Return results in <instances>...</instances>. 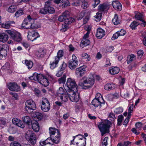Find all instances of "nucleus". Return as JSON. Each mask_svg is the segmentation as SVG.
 <instances>
[{"label":"nucleus","mask_w":146,"mask_h":146,"mask_svg":"<svg viewBox=\"0 0 146 146\" xmlns=\"http://www.w3.org/2000/svg\"><path fill=\"white\" fill-rule=\"evenodd\" d=\"M66 85L69 88L68 92L74 90H75V92L78 91V87L74 80L70 78H68L66 82Z\"/></svg>","instance_id":"0eeeda50"},{"label":"nucleus","mask_w":146,"mask_h":146,"mask_svg":"<svg viewBox=\"0 0 146 146\" xmlns=\"http://www.w3.org/2000/svg\"><path fill=\"white\" fill-rule=\"evenodd\" d=\"M81 42L84 46L88 45L90 43V40L88 39H83Z\"/></svg>","instance_id":"49530a36"},{"label":"nucleus","mask_w":146,"mask_h":146,"mask_svg":"<svg viewBox=\"0 0 146 146\" xmlns=\"http://www.w3.org/2000/svg\"><path fill=\"white\" fill-rule=\"evenodd\" d=\"M40 27V25L38 23H31V28L32 29H36Z\"/></svg>","instance_id":"a18cd8bd"},{"label":"nucleus","mask_w":146,"mask_h":146,"mask_svg":"<svg viewBox=\"0 0 146 146\" xmlns=\"http://www.w3.org/2000/svg\"><path fill=\"white\" fill-rule=\"evenodd\" d=\"M68 94L66 93H65L63 95H61L59 96L62 102H65L67 101L68 100Z\"/></svg>","instance_id":"58836bf2"},{"label":"nucleus","mask_w":146,"mask_h":146,"mask_svg":"<svg viewBox=\"0 0 146 146\" xmlns=\"http://www.w3.org/2000/svg\"><path fill=\"white\" fill-rule=\"evenodd\" d=\"M81 57L82 59H86L87 61H89L90 60V55L86 53H82L81 54Z\"/></svg>","instance_id":"79ce46f5"},{"label":"nucleus","mask_w":146,"mask_h":146,"mask_svg":"<svg viewBox=\"0 0 146 146\" xmlns=\"http://www.w3.org/2000/svg\"><path fill=\"white\" fill-rule=\"evenodd\" d=\"M85 0H72V1L74 2V3H72L73 5H75L77 6L80 2L84 1Z\"/></svg>","instance_id":"13d9d810"},{"label":"nucleus","mask_w":146,"mask_h":146,"mask_svg":"<svg viewBox=\"0 0 146 146\" xmlns=\"http://www.w3.org/2000/svg\"><path fill=\"white\" fill-rule=\"evenodd\" d=\"M123 116L122 115H119L118 116L117 123L118 125H121L123 120Z\"/></svg>","instance_id":"4d7b16f0"},{"label":"nucleus","mask_w":146,"mask_h":146,"mask_svg":"<svg viewBox=\"0 0 146 146\" xmlns=\"http://www.w3.org/2000/svg\"><path fill=\"white\" fill-rule=\"evenodd\" d=\"M136 58V56L133 54H131L127 56V64H129L135 60Z\"/></svg>","instance_id":"c756f323"},{"label":"nucleus","mask_w":146,"mask_h":146,"mask_svg":"<svg viewBox=\"0 0 146 146\" xmlns=\"http://www.w3.org/2000/svg\"><path fill=\"white\" fill-rule=\"evenodd\" d=\"M61 2L62 8L69 6V1L68 0H61Z\"/></svg>","instance_id":"a19ab883"},{"label":"nucleus","mask_w":146,"mask_h":146,"mask_svg":"<svg viewBox=\"0 0 146 146\" xmlns=\"http://www.w3.org/2000/svg\"><path fill=\"white\" fill-rule=\"evenodd\" d=\"M8 38V36L7 35L3 33H0V41L4 42L6 41Z\"/></svg>","instance_id":"2f4dec72"},{"label":"nucleus","mask_w":146,"mask_h":146,"mask_svg":"<svg viewBox=\"0 0 146 146\" xmlns=\"http://www.w3.org/2000/svg\"><path fill=\"white\" fill-rule=\"evenodd\" d=\"M101 98L100 97H98L93 99L92 102V104L94 107H97L98 106L101 107L102 104H104V103H102L100 100L101 99Z\"/></svg>","instance_id":"a211bd4d"},{"label":"nucleus","mask_w":146,"mask_h":146,"mask_svg":"<svg viewBox=\"0 0 146 146\" xmlns=\"http://www.w3.org/2000/svg\"><path fill=\"white\" fill-rule=\"evenodd\" d=\"M35 54L38 58H42L45 54V52L43 49L40 48L38 50L36 51Z\"/></svg>","instance_id":"393cba45"},{"label":"nucleus","mask_w":146,"mask_h":146,"mask_svg":"<svg viewBox=\"0 0 146 146\" xmlns=\"http://www.w3.org/2000/svg\"><path fill=\"white\" fill-rule=\"evenodd\" d=\"M105 32L104 30L101 28L98 29L96 36L98 38H102L105 35Z\"/></svg>","instance_id":"5701e85b"},{"label":"nucleus","mask_w":146,"mask_h":146,"mask_svg":"<svg viewBox=\"0 0 146 146\" xmlns=\"http://www.w3.org/2000/svg\"><path fill=\"white\" fill-rule=\"evenodd\" d=\"M73 139L71 141L72 144H74V142L76 143L77 145H78L79 143L80 145H82V146H85L86 145V138L83 135H78L73 137Z\"/></svg>","instance_id":"7ed1b4c3"},{"label":"nucleus","mask_w":146,"mask_h":146,"mask_svg":"<svg viewBox=\"0 0 146 146\" xmlns=\"http://www.w3.org/2000/svg\"><path fill=\"white\" fill-rule=\"evenodd\" d=\"M142 15L141 13L137 14L135 16V19L137 20L141 21L142 19Z\"/></svg>","instance_id":"680f3d73"},{"label":"nucleus","mask_w":146,"mask_h":146,"mask_svg":"<svg viewBox=\"0 0 146 146\" xmlns=\"http://www.w3.org/2000/svg\"><path fill=\"white\" fill-rule=\"evenodd\" d=\"M86 66L83 65L78 68L76 71V76L77 78H81L84 75L86 72Z\"/></svg>","instance_id":"f8f14e48"},{"label":"nucleus","mask_w":146,"mask_h":146,"mask_svg":"<svg viewBox=\"0 0 146 146\" xmlns=\"http://www.w3.org/2000/svg\"><path fill=\"white\" fill-rule=\"evenodd\" d=\"M82 2L81 7L84 9L87 8L89 5L88 3L87 2H84V1H82Z\"/></svg>","instance_id":"bf43d9fd"},{"label":"nucleus","mask_w":146,"mask_h":146,"mask_svg":"<svg viewBox=\"0 0 146 146\" xmlns=\"http://www.w3.org/2000/svg\"><path fill=\"white\" fill-rule=\"evenodd\" d=\"M17 7L15 5H12L9 7L7 9V11L10 13H13L16 10Z\"/></svg>","instance_id":"4c0bfd02"},{"label":"nucleus","mask_w":146,"mask_h":146,"mask_svg":"<svg viewBox=\"0 0 146 146\" xmlns=\"http://www.w3.org/2000/svg\"><path fill=\"white\" fill-rule=\"evenodd\" d=\"M7 87L11 91L17 92L18 86L17 83L14 82L9 83L7 85Z\"/></svg>","instance_id":"dca6fc26"},{"label":"nucleus","mask_w":146,"mask_h":146,"mask_svg":"<svg viewBox=\"0 0 146 146\" xmlns=\"http://www.w3.org/2000/svg\"><path fill=\"white\" fill-rule=\"evenodd\" d=\"M59 59L57 57L54 58V60L52 61H50V68L52 69H53L58 66V63Z\"/></svg>","instance_id":"6ab92c4d"},{"label":"nucleus","mask_w":146,"mask_h":146,"mask_svg":"<svg viewBox=\"0 0 146 146\" xmlns=\"http://www.w3.org/2000/svg\"><path fill=\"white\" fill-rule=\"evenodd\" d=\"M102 15L101 13H100L99 12L97 13L96 15L94 17L95 18L97 19L96 21H100L101 19Z\"/></svg>","instance_id":"864d4df0"},{"label":"nucleus","mask_w":146,"mask_h":146,"mask_svg":"<svg viewBox=\"0 0 146 146\" xmlns=\"http://www.w3.org/2000/svg\"><path fill=\"white\" fill-rule=\"evenodd\" d=\"M112 5L114 8L120 11L121 9V4L117 1L115 0L113 1Z\"/></svg>","instance_id":"4be33fe9"},{"label":"nucleus","mask_w":146,"mask_h":146,"mask_svg":"<svg viewBox=\"0 0 146 146\" xmlns=\"http://www.w3.org/2000/svg\"><path fill=\"white\" fill-rule=\"evenodd\" d=\"M110 6L108 4L106 3L101 4L98 7L99 11L104 13H107L110 9Z\"/></svg>","instance_id":"2eb2a0df"},{"label":"nucleus","mask_w":146,"mask_h":146,"mask_svg":"<svg viewBox=\"0 0 146 146\" xmlns=\"http://www.w3.org/2000/svg\"><path fill=\"white\" fill-rule=\"evenodd\" d=\"M49 130L50 134V137H51L52 135H54L56 133H57V135H59L60 134V132L58 130L55 128L50 127L49 129Z\"/></svg>","instance_id":"7c9ffc66"},{"label":"nucleus","mask_w":146,"mask_h":146,"mask_svg":"<svg viewBox=\"0 0 146 146\" xmlns=\"http://www.w3.org/2000/svg\"><path fill=\"white\" fill-rule=\"evenodd\" d=\"M33 130L36 132H38L39 130V126L37 122L35 120H33L31 125Z\"/></svg>","instance_id":"412c9836"},{"label":"nucleus","mask_w":146,"mask_h":146,"mask_svg":"<svg viewBox=\"0 0 146 146\" xmlns=\"http://www.w3.org/2000/svg\"><path fill=\"white\" fill-rule=\"evenodd\" d=\"M7 32L10 35L15 41H18V33L9 30H6Z\"/></svg>","instance_id":"b1692460"},{"label":"nucleus","mask_w":146,"mask_h":146,"mask_svg":"<svg viewBox=\"0 0 146 146\" xmlns=\"http://www.w3.org/2000/svg\"><path fill=\"white\" fill-rule=\"evenodd\" d=\"M117 32L118 33L119 36H123L126 33L125 31L123 29H121L120 31H118Z\"/></svg>","instance_id":"69168bd1"},{"label":"nucleus","mask_w":146,"mask_h":146,"mask_svg":"<svg viewBox=\"0 0 146 146\" xmlns=\"http://www.w3.org/2000/svg\"><path fill=\"white\" fill-rule=\"evenodd\" d=\"M28 34L27 38L28 40L32 41L40 37L39 34L35 31H28Z\"/></svg>","instance_id":"ddd939ff"},{"label":"nucleus","mask_w":146,"mask_h":146,"mask_svg":"<svg viewBox=\"0 0 146 146\" xmlns=\"http://www.w3.org/2000/svg\"><path fill=\"white\" fill-rule=\"evenodd\" d=\"M44 76L42 74H38L36 72H35L33 74V76L29 77V78L31 80H33L35 81H37L40 83V81L42 80Z\"/></svg>","instance_id":"4468645a"},{"label":"nucleus","mask_w":146,"mask_h":146,"mask_svg":"<svg viewBox=\"0 0 146 146\" xmlns=\"http://www.w3.org/2000/svg\"><path fill=\"white\" fill-rule=\"evenodd\" d=\"M63 54L64 52L63 51L61 50H60L58 52L57 56H55L54 58H56V57H57L58 58L59 61L60 58L63 56Z\"/></svg>","instance_id":"8fccbe9b"},{"label":"nucleus","mask_w":146,"mask_h":146,"mask_svg":"<svg viewBox=\"0 0 146 146\" xmlns=\"http://www.w3.org/2000/svg\"><path fill=\"white\" fill-rule=\"evenodd\" d=\"M7 52L6 50L0 46V53L2 56H5L7 55Z\"/></svg>","instance_id":"de8ad7c7"},{"label":"nucleus","mask_w":146,"mask_h":146,"mask_svg":"<svg viewBox=\"0 0 146 146\" xmlns=\"http://www.w3.org/2000/svg\"><path fill=\"white\" fill-rule=\"evenodd\" d=\"M75 90L72 91H68L67 92L70 100L72 102H77L80 99L79 95L77 93V92H75Z\"/></svg>","instance_id":"1a4fd4ad"},{"label":"nucleus","mask_w":146,"mask_h":146,"mask_svg":"<svg viewBox=\"0 0 146 146\" xmlns=\"http://www.w3.org/2000/svg\"><path fill=\"white\" fill-rule=\"evenodd\" d=\"M109 97L110 98V100H112L113 99H117L118 98L119 96L118 94H110L109 96Z\"/></svg>","instance_id":"09e8293b"},{"label":"nucleus","mask_w":146,"mask_h":146,"mask_svg":"<svg viewBox=\"0 0 146 146\" xmlns=\"http://www.w3.org/2000/svg\"><path fill=\"white\" fill-rule=\"evenodd\" d=\"M94 83V79L93 77L87 78L86 77L84 76L78 83V85L82 88L87 89L91 88Z\"/></svg>","instance_id":"f257e3e1"},{"label":"nucleus","mask_w":146,"mask_h":146,"mask_svg":"<svg viewBox=\"0 0 146 146\" xmlns=\"http://www.w3.org/2000/svg\"><path fill=\"white\" fill-rule=\"evenodd\" d=\"M12 121L13 123L15 125L18 126V119L16 118H14L12 119Z\"/></svg>","instance_id":"0e129e2a"},{"label":"nucleus","mask_w":146,"mask_h":146,"mask_svg":"<svg viewBox=\"0 0 146 146\" xmlns=\"http://www.w3.org/2000/svg\"><path fill=\"white\" fill-rule=\"evenodd\" d=\"M98 127L101 132L102 136L106 133L109 132L110 125L106 121L101 122L98 124Z\"/></svg>","instance_id":"423d86ee"},{"label":"nucleus","mask_w":146,"mask_h":146,"mask_svg":"<svg viewBox=\"0 0 146 146\" xmlns=\"http://www.w3.org/2000/svg\"><path fill=\"white\" fill-rule=\"evenodd\" d=\"M67 92H66V90L64 89L62 87H60L57 92V94L59 96L65 93H67Z\"/></svg>","instance_id":"c9c22d12"},{"label":"nucleus","mask_w":146,"mask_h":146,"mask_svg":"<svg viewBox=\"0 0 146 146\" xmlns=\"http://www.w3.org/2000/svg\"><path fill=\"white\" fill-rule=\"evenodd\" d=\"M135 125L137 129L140 130L142 126V124L141 122H138L135 124Z\"/></svg>","instance_id":"052dcab7"},{"label":"nucleus","mask_w":146,"mask_h":146,"mask_svg":"<svg viewBox=\"0 0 146 146\" xmlns=\"http://www.w3.org/2000/svg\"><path fill=\"white\" fill-rule=\"evenodd\" d=\"M121 94V96L127 99L129 96V94L127 92H126L125 93H122Z\"/></svg>","instance_id":"338daca9"},{"label":"nucleus","mask_w":146,"mask_h":146,"mask_svg":"<svg viewBox=\"0 0 146 146\" xmlns=\"http://www.w3.org/2000/svg\"><path fill=\"white\" fill-rule=\"evenodd\" d=\"M15 23V22L14 21H7L2 24L1 27L5 29H8L12 26V24Z\"/></svg>","instance_id":"aec40b11"},{"label":"nucleus","mask_w":146,"mask_h":146,"mask_svg":"<svg viewBox=\"0 0 146 146\" xmlns=\"http://www.w3.org/2000/svg\"><path fill=\"white\" fill-rule=\"evenodd\" d=\"M40 83L44 85V86L46 87L49 85V82L46 77L44 76L42 80L40 81Z\"/></svg>","instance_id":"473e14b6"},{"label":"nucleus","mask_w":146,"mask_h":146,"mask_svg":"<svg viewBox=\"0 0 146 146\" xmlns=\"http://www.w3.org/2000/svg\"><path fill=\"white\" fill-rule=\"evenodd\" d=\"M123 108L121 107H119L116 108L114 110V112L117 114L123 112Z\"/></svg>","instance_id":"6e6d98bb"},{"label":"nucleus","mask_w":146,"mask_h":146,"mask_svg":"<svg viewBox=\"0 0 146 146\" xmlns=\"http://www.w3.org/2000/svg\"><path fill=\"white\" fill-rule=\"evenodd\" d=\"M109 70L110 74L114 75L118 74L119 72L120 69L118 67H115L113 68H111L109 69Z\"/></svg>","instance_id":"cd10ccee"},{"label":"nucleus","mask_w":146,"mask_h":146,"mask_svg":"<svg viewBox=\"0 0 146 146\" xmlns=\"http://www.w3.org/2000/svg\"><path fill=\"white\" fill-rule=\"evenodd\" d=\"M19 42L25 48H28L29 46V44L26 41H22V38L19 33Z\"/></svg>","instance_id":"bb28decb"},{"label":"nucleus","mask_w":146,"mask_h":146,"mask_svg":"<svg viewBox=\"0 0 146 146\" xmlns=\"http://www.w3.org/2000/svg\"><path fill=\"white\" fill-rule=\"evenodd\" d=\"M66 66V64L64 62H63L62 64L60 66V70L61 71H63L65 70Z\"/></svg>","instance_id":"e2e57ef3"},{"label":"nucleus","mask_w":146,"mask_h":146,"mask_svg":"<svg viewBox=\"0 0 146 146\" xmlns=\"http://www.w3.org/2000/svg\"><path fill=\"white\" fill-rule=\"evenodd\" d=\"M58 20L60 22L65 21L66 24H69L72 23L73 20V19L72 17H70V13L69 11H66L59 17Z\"/></svg>","instance_id":"f03ea898"},{"label":"nucleus","mask_w":146,"mask_h":146,"mask_svg":"<svg viewBox=\"0 0 146 146\" xmlns=\"http://www.w3.org/2000/svg\"><path fill=\"white\" fill-rule=\"evenodd\" d=\"M33 117L35 118H36L38 120H40L42 117V114L38 112H35L33 113Z\"/></svg>","instance_id":"e433bc0d"},{"label":"nucleus","mask_w":146,"mask_h":146,"mask_svg":"<svg viewBox=\"0 0 146 146\" xmlns=\"http://www.w3.org/2000/svg\"><path fill=\"white\" fill-rule=\"evenodd\" d=\"M131 116H129V115H128V116L126 118L125 120L123 123V125H127V123H128L129 121V119L130 118Z\"/></svg>","instance_id":"774afa93"},{"label":"nucleus","mask_w":146,"mask_h":146,"mask_svg":"<svg viewBox=\"0 0 146 146\" xmlns=\"http://www.w3.org/2000/svg\"><path fill=\"white\" fill-rule=\"evenodd\" d=\"M34 22V20L30 15L27 16L22 22L21 25V28L26 29L31 28V23Z\"/></svg>","instance_id":"6e6552de"},{"label":"nucleus","mask_w":146,"mask_h":146,"mask_svg":"<svg viewBox=\"0 0 146 146\" xmlns=\"http://www.w3.org/2000/svg\"><path fill=\"white\" fill-rule=\"evenodd\" d=\"M25 63L26 65L27 66L29 69L31 68L33 66V62L30 60H25Z\"/></svg>","instance_id":"ea45409f"},{"label":"nucleus","mask_w":146,"mask_h":146,"mask_svg":"<svg viewBox=\"0 0 146 146\" xmlns=\"http://www.w3.org/2000/svg\"><path fill=\"white\" fill-rule=\"evenodd\" d=\"M133 104H131L129 106L128 108V115H129V116H131V113L133 112Z\"/></svg>","instance_id":"3c124183"},{"label":"nucleus","mask_w":146,"mask_h":146,"mask_svg":"<svg viewBox=\"0 0 146 146\" xmlns=\"http://www.w3.org/2000/svg\"><path fill=\"white\" fill-rule=\"evenodd\" d=\"M46 8H45V5L44 8L40 9L39 11V13L41 14L45 15L47 14Z\"/></svg>","instance_id":"5fc2aeb1"},{"label":"nucleus","mask_w":146,"mask_h":146,"mask_svg":"<svg viewBox=\"0 0 146 146\" xmlns=\"http://www.w3.org/2000/svg\"><path fill=\"white\" fill-rule=\"evenodd\" d=\"M50 138L53 143L56 144H58L59 142L60 139V134L59 135H57L55 136L53 138L51 137Z\"/></svg>","instance_id":"72a5a7b5"},{"label":"nucleus","mask_w":146,"mask_h":146,"mask_svg":"<svg viewBox=\"0 0 146 146\" xmlns=\"http://www.w3.org/2000/svg\"><path fill=\"white\" fill-rule=\"evenodd\" d=\"M105 89L107 90H111L115 88V85L111 83H109L104 86Z\"/></svg>","instance_id":"c85d7f7f"},{"label":"nucleus","mask_w":146,"mask_h":146,"mask_svg":"<svg viewBox=\"0 0 146 146\" xmlns=\"http://www.w3.org/2000/svg\"><path fill=\"white\" fill-rule=\"evenodd\" d=\"M25 137L27 139L32 145L35 144L36 141V136L33 131L29 130L26 133Z\"/></svg>","instance_id":"39448f33"},{"label":"nucleus","mask_w":146,"mask_h":146,"mask_svg":"<svg viewBox=\"0 0 146 146\" xmlns=\"http://www.w3.org/2000/svg\"><path fill=\"white\" fill-rule=\"evenodd\" d=\"M25 110L30 113L36 109V105L35 102L32 100H29L25 103Z\"/></svg>","instance_id":"20e7f679"},{"label":"nucleus","mask_w":146,"mask_h":146,"mask_svg":"<svg viewBox=\"0 0 146 146\" xmlns=\"http://www.w3.org/2000/svg\"><path fill=\"white\" fill-rule=\"evenodd\" d=\"M112 22L115 25H117L120 23V21L119 19L118 18L117 15H115L114 17L112 20Z\"/></svg>","instance_id":"f704fd0d"},{"label":"nucleus","mask_w":146,"mask_h":146,"mask_svg":"<svg viewBox=\"0 0 146 146\" xmlns=\"http://www.w3.org/2000/svg\"><path fill=\"white\" fill-rule=\"evenodd\" d=\"M108 118L111 121H113L115 119V115L112 113H111L109 114Z\"/></svg>","instance_id":"603ef678"},{"label":"nucleus","mask_w":146,"mask_h":146,"mask_svg":"<svg viewBox=\"0 0 146 146\" xmlns=\"http://www.w3.org/2000/svg\"><path fill=\"white\" fill-rule=\"evenodd\" d=\"M50 108V105L48 99L43 98L41 106L42 110L44 112H47L49 110Z\"/></svg>","instance_id":"9d476101"},{"label":"nucleus","mask_w":146,"mask_h":146,"mask_svg":"<svg viewBox=\"0 0 146 146\" xmlns=\"http://www.w3.org/2000/svg\"><path fill=\"white\" fill-rule=\"evenodd\" d=\"M66 76L64 75L60 78H59L58 80L59 83L60 84L62 83L64 84L66 81Z\"/></svg>","instance_id":"c03bdc74"},{"label":"nucleus","mask_w":146,"mask_h":146,"mask_svg":"<svg viewBox=\"0 0 146 146\" xmlns=\"http://www.w3.org/2000/svg\"><path fill=\"white\" fill-rule=\"evenodd\" d=\"M72 59L70 60L68 62V66L72 70L74 69L77 66L78 63V61L76 60L77 58L75 55H72Z\"/></svg>","instance_id":"9b49d317"},{"label":"nucleus","mask_w":146,"mask_h":146,"mask_svg":"<svg viewBox=\"0 0 146 146\" xmlns=\"http://www.w3.org/2000/svg\"><path fill=\"white\" fill-rule=\"evenodd\" d=\"M140 24L136 21H134L130 25V27L133 30L135 29V28Z\"/></svg>","instance_id":"37998d69"},{"label":"nucleus","mask_w":146,"mask_h":146,"mask_svg":"<svg viewBox=\"0 0 146 146\" xmlns=\"http://www.w3.org/2000/svg\"><path fill=\"white\" fill-rule=\"evenodd\" d=\"M51 2L48 1L45 3V8H46L47 13L52 14L55 12L54 9L50 6Z\"/></svg>","instance_id":"f3484780"},{"label":"nucleus","mask_w":146,"mask_h":146,"mask_svg":"<svg viewBox=\"0 0 146 146\" xmlns=\"http://www.w3.org/2000/svg\"><path fill=\"white\" fill-rule=\"evenodd\" d=\"M22 119L23 121L29 125H31L33 122V120L31 119L30 117L27 115L23 117Z\"/></svg>","instance_id":"a878e982"}]
</instances>
